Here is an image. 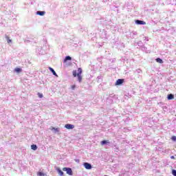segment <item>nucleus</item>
Instances as JSON below:
<instances>
[{"label": "nucleus", "instance_id": "obj_16", "mask_svg": "<svg viewBox=\"0 0 176 176\" xmlns=\"http://www.w3.org/2000/svg\"><path fill=\"white\" fill-rule=\"evenodd\" d=\"M6 39H7V42H8V43H12V40H10V38H9V36H6Z\"/></svg>", "mask_w": 176, "mask_h": 176}, {"label": "nucleus", "instance_id": "obj_2", "mask_svg": "<svg viewBox=\"0 0 176 176\" xmlns=\"http://www.w3.org/2000/svg\"><path fill=\"white\" fill-rule=\"evenodd\" d=\"M124 82V79H118L116 82V86H120V85H123Z\"/></svg>", "mask_w": 176, "mask_h": 176}, {"label": "nucleus", "instance_id": "obj_18", "mask_svg": "<svg viewBox=\"0 0 176 176\" xmlns=\"http://www.w3.org/2000/svg\"><path fill=\"white\" fill-rule=\"evenodd\" d=\"M37 94H38L39 98H43V94L38 92Z\"/></svg>", "mask_w": 176, "mask_h": 176}, {"label": "nucleus", "instance_id": "obj_22", "mask_svg": "<svg viewBox=\"0 0 176 176\" xmlns=\"http://www.w3.org/2000/svg\"><path fill=\"white\" fill-rule=\"evenodd\" d=\"M75 87H76V86H75V85H72V89L74 90V89H75Z\"/></svg>", "mask_w": 176, "mask_h": 176}, {"label": "nucleus", "instance_id": "obj_10", "mask_svg": "<svg viewBox=\"0 0 176 176\" xmlns=\"http://www.w3.org/2000/svg\"><path fill=\"white\" fill-rule=\"evenodd\" d=\"M68 60H72V58H71V56H66L65 58L64 59V63H67V61H68Z\"/></svg>", "mask_w": 176, "mask_h": 176}, {"label": "nucleus", "instance_id": "obj_13", "mask_svg": "<svg viewBox=\"0 0 176 176\" xmlns=\"http://www.w3.org/2000/svg\"><path fill=\"white\" fill-rule=\"evenodd\" d=\"M31 149H32L33 151H36V149H38V146H36V144H32L31 145Z\"/></svg>", "mask_w": 176, "mask_h": 176}, {"label": "nucleus", "instance_id": "obj_11", "mask_svg": "<svg viewBox=\"0 0 176 176\" xmlns=\"http://www.w3.org/2000/svg\"><path fill=\"white\" fill-rule=\"evenodd\" d=\"M168 100H174V95H173L172 94H168V97H167Z\"/></svg>", "mask_w": 176, "mask_h": 176}, {"label": "nucleus", "instance_id": "obj_5", "mask_svg": "<svg viewBox=\"0 0 176 176\" xmlns=\"http://www.w3.org/2000/svg\"><path fill=\"white\" fill-rule=\"evenodd\" d=\"M83 166L87 170H91V164H90L85 162Z\"/></svg>", "mask_w": 176, "mask_h": 176}, {"label": "nucleus", "instance_id": "obj_15", "mask_svg": "<svg viewBox=\"0 0 176 176\" xmlns=\"http://www.w3.org/2000/svg\"><path fill=\"white\" fill-rule=\"evenodd\" d=\"M14 71H15V72L19 73V72H21L22 69H21V68L16 67V68H15Z\"/></svg>", "mask_w": 176, "mask_h": 176}, {"label": "nucleus", "instance_id": "obj_17", "mask_svg": "<svg viewBox=\"0 0 176 176\" xmlns=\"http://www.w3.org/2000/svg\"><path fill=\"white\" fill-rule=\"evenodd\" d=\"M37 175H38V176H45V173H42V172H38V173H37Z\"/></svg>", "mask_w": 176, "mask_h": 176}, {"label": "nucleus", "instance_id": "obj_1", "mask_svg": "<svg viewBox=\"0 0 176 176\" xmlns=\"http://www.w3.org/2000/svg\"><path fill=\"white\" fill-rule=\"evenodd\" d=\"M73 76L74 78L78 77V80L80 83L82 82V68L79 67L78 69V73L76 72V70L73 71Z\"/></svg>", "mask_w": 176, "mask_h": 176}, {"label": "nucleus", "instance_id": "obj_21", "mask_svg": "<svg viewBox=\"0 0 176 176\" xmlns=\"http://www.w3.org/2000/svg\"><path fill=\"white\" fill-rule=\"evenodd\" d=\"M51 130H56L57 131L58 129H56L54 127H52Z\"/></svg>", "mask_w": 176, "mask_h": 176}, {"label": "nucleus", "instance_id": "obj_23", "mask_svg": "<svg viewBox=\"0 0 176 176\" xmlns=\"http://www.w3.org/2000/svg\"><path fill=\"white\" fill-rule=\"evenodd\" d=\"M170 159H175V157H174V155H172L171 157H170Z\"/></svg>", "mask_w": 176, "mask_h": 176}, {"label": "nucleus", "instance_id": "obj_14", "mask_svg": "<svg viewBox=\"0 0 176 176\" xmlns=\"http://www.w3.org/2000/svg\"><path fill=\"white\" fill-rule=\"evenodd\" d=\"M155 60H156L157 63H159L160 64H163V60H162V58H157Z\"/></svg>", "mask_w": 176, "mask_h": 176}, {"label": "nucleus", "instance_id": "obj_6", "mask_svg": "<svg viewBox=\"0 0 176 176\" xmlns=\"http://www.w3.org/2000/svg\"><path fill=\"white\" fill-rule=\"evenodd\" d=\"M135 23L138 25H145V24H146V22L144 21L136 20Z\"/></svg>", "mask_w": 176, "mask_h": 176}, {"label": "nucleus", "instance_id": "obj_20", "mask_svg": "<svg viewBox=\"0 0 176 176\" xmlns=\"http://www.w3.org/2000/svg\"><path fill=\"white\" fill-rule=\"evenodd\" d=\"M171 140L172 141H176V136H172Z\"/></svg>", "mask_w": 176, "mask_h": 176}, {"label": "nucleus", "instance_id": "obj_4", "mask_svg": "<svg viewBox=\"0 0 176 176\" xmlns=\"http://www.w3.org/2000/svg\"><path fill=\"white\" fill-rule=\"evenodd\" d=\"M65 129H67V130H72V129L75 128V126L71 124H67L65 125Z\"/></svg>", "mask_w": 176, "mask_h": 176}, {"label": "nucleus", "instance_id": "obj_12", "mask_svg": "<svg viewBox=\"0 0 176 176\" xmlns=\"http://www.w3.org/2000/svg\"><path fill=\"white\" fill-rule=\"evenodd\" d=\"M105 144H109V140H103L100 142L101 145H105Z\"/></svg>", "mask_w": 176, "mask_h": 176}, {"label": "nucleus", "instance_id": "obj_8", "mask_svg": "<svg viewBox=\"0 0 176 176\" xmlns=\"http://www.w3.org/2000/svg\"><path fill=\"white\" fill-rule=\"evenodd\" d=\"M49 69L51 72H52L53 75H54V76H57V73H56V71H54V69L52 67H49Z\"/></svg>", "mask_w": 176, "mask_h": 176}, {"label": "nucleus", "instance_id": "obj_19", "mask_svg": "<svg viewBox=\"0 0 176 176\" xmlns=\"http://www.w3.org/2000/svg\"><path fill=\"white\" fill-rule=\"evenodd\" d=\"M172 174H173V175L176 176V170H172Z\"/></svg>", "mask_w": 176, "mask_h": 176}, {"label": "nucleus", "instance_id": "obj_7", "mask_svg": "<svg viewBox=\"0 0 176 176\" xmlns=\"http://www.w3.org/2000/svg\"><path fill=\"white\" fill-rule=\"evenodd\" d=\"M45 13H46L45 11H38L36 14H38V16H45Z\"/></svg>", "mask_w": 176, "mask_h": 176}, {"label": "nucleus", "instance_id": "obj_3", "mask_svg": "<svg viewBox=\"0 0 176 176\" xmlns=\"http://www.w3.org/2000/svg\"><path fill=\"white\" fill-rule=\"evenodd\" d=\"M63 171H66L67 174H69V175H72V169L70 168H63Z\"/></svg>", "mask_w": 176, "mask_h": 176}, {"label": "nucleus", "instance_id": "obj_9", "mask_svg": "<svg viewBox=\"0 0 176 176\" xmlns=\"http://www.w3.org/2000/svg\"><path fill=\"white\" fill-rule=\"evenodd\" d=\"M58 171V174L60 176H64V173L63 172V170H61L60 168L57 169Z\"/></svg>", "mask_w": 176, "mask_h": 176}]
</instances>
